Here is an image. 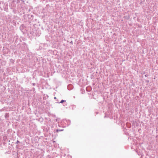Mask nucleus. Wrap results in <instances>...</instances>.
<instances>
[{"label":"nucleus","instance_id":"nucleus-1","mask_svg":"<svg viewBox=\"0 0 158 158\" xmlns=\"http://www.w3.org/2000/svg\"><path fill=\"white\" fill-rule=\"evenodd\" d=\"M24 25H22L20 27L19 29L23 33L24 32L25 30L24 29Z\"/></svg>","mask_w":158,"mask_h":158},{"label":"nucleus","instance_id":"nucleus-2","mask_svg":"<svg viewBox=\"0 0 158 158\" xmlns=\"http://www.w3.org/2000/svg\"><path fill=\"white\" fill-rule=\"evenodd\" d=\"M9 110V108L8 107H4L3 108H2L1 110V111H7Z\"/></svg>","mask_w":158,"mask_h":158},{"label":"nucleus","instance_id":"nucleus-3","mask_svg":"<svg viewBox=\"0 0 158 158\" xmlns=\"http://www.w3.org/2000/svg\"><path fill=\"white\" fill-rule=\"evenodd\" d=\"M5 117L6 118L9 117V114L8 113H6L5 115Z\"/></svg>","mask_w":158,"mask_h":158},{"label":"nucleus","instance_id":"nucleus-4","mask_svg":"<svg viewBox=\"0 0 158 158\" xmlns=\"http://www.w3.org/2000/svg\"><path fill=\"white\" fill-rule=\"evenodd\" d=\"M37 31H36V36L37 37H39L40 36V35H39V34L38 33V32H37Z\"/></svg>","mask_w":158,"mask_h":158},{"label":"nucleus","instance_id":"nucleus-5","mask_svg":"<svg viewBox=\"0 0 158 158\" xmlns=\"http://www.w3.org/2000/svg\"><path fill=\"white\" fill-rule=\"evenodd\" d=\"M20 143V142L19 140H17L16 141V144L19 143Z\"/></svg>","mask_w":158,"mask_h":158},{"label":"nucleus","instance_id":"nucleus-6","mask_svg":"<svg viewBox=\"0 0 158 158\" xmlns=\"http://www.w3.org/2000/svg\"><path fill=\"white\" fill-rule=\"evenodd\" d=\"M65 101H64V100H62L61 101V102H60V103H63V102H64Z\"/></svg>","mask_w":158,"mask_h":158},{"label":"nucleus","instance_id":"nucleus-7","mask_svg":"<svg viewBox=\"0 0 158 158\" xmlns=\"http://www.w3.org/2000/svg\"><path fill=\"white\" fill-rule=\"evenodd\" d=\"M34 26L35 27H36V24H34Z\"/></svg>","mask_w":158,"mask_h":158},{"label":"nucleus","instance_id":"nucleus-8","mask_svg":"<svg viewBox=\"0 0 158 158\" xmlns=\"http://www.w3.org/2000/svg\"><path fill=\"white\" fill-rule=\"evenodd\" d=\"M29 16H30L31 17H32L33 15H29Z\"/></svg>","mask_w":158,"mask_h":158},{"label":"nucleus","instance_id":"nucleus-9","mask_svg":"<svg viewBox=\"0 0 158 158\" xmlns=\"http://www.w3.org/2000/svg\"><path fill=\"white\" fill-rule=\"evenodd\" d=\"M3 138H4V139H5L6 137H3Z\"/></svg>","mask_w":158,"mask_h":158},{"label":"nucleus","instance_id":"nucleus-10","mask_svg":"<svg viewBox=\"0 0 158 158\" xmlns=\"http://www.w3.org/2000/svg\"><path fill=\"white\" fill-rule=\"evenodd\" d=\"M22 1L23 2H24V1L23 0H22Z\"/></svg>","mask_w":158,"mask_h":158},{"label":"nucleus","instance_id":"nucleus-11","mask_svg":"<svg viewBox=\"0 0 158 158\" xmlns=\"http://www.w3.org/2000/svg\"><path fill=\"white\" fill-rule=\"evenodd\" d=\"M34 20L36 21V19H35Z\"/></svg>","mask_w":158,"mask_h":158}]
</instances>
